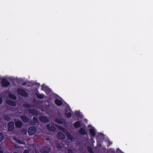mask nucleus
<instances>
[{"mask_svg":"<svg viewBox=\"0 0 153 153\" xmlns=\"http://www.w3.org/2000/svg\"><path fill=\"white\" fill-rule=\"evenodd\" d=\"M36 128L34 126L30 127L28 130V134L30 136H32L34 134L36 131Z\"/></svg>","mask_w":153,"mask_h":153,"instance_id":"obj_1","label":"nucleus"},{"mask_svg":"<svg viewBox=\"0 0 153 153\" xmlns=\"http://www.w3.org/2000/svg\"><path fill=\"white\" fill-rule=\"evenodd\" d=\"M82 124L84 125V126L82 127L79 128V133L82 135H86L87 134V132L86 131L85 129L86 126L85 123H82Z\"/></svg>","mask_w":153,"mask_h":153,"instance_id":"obj_2","label":"nucleus"},{"mask_svg":"<svg viewBox=\"0 0 153 153\" xmlns=\"http://www.w3.org/2000/svg\"><path fill=\"white\" fill-rule=\"evenodd\" d=\"M17 92L18 94L23 97H26L28 95V94L23 89L19 88L17 90Z\"/></svg>","mask_w":153,"mask_h":153,"instance_id":"obj_3","label":"nucleus"},{"mask_svg":"<svg viewBox=\"0 0 153 153\" xmlns=\"http://www.w3.org/2000/svg\"><path fill=\"white\" fill-rule=\"evenodd\" d=\"M51 150V148L48 147L47 146H44L40 151L41 153H50V152Z\"/></svg>","mask_w":153,"mask_h":153,"instance_id":"obj_4","label":"nucleus"},{"mask_svg":"<svg viewBox=\"0 0 153 153\" xmlns=\"http://www.w3.org/2000/svg\"><path fill=\"white\" fill-rule=\"evenodd\" d=\"M1 85L4 87H7L9 85L10 83L6 79H3L1 80Z\"/></svg>","mask_w":153,"mask_h":153,"instance_id":"obj_5","label":"nucleus"},{"mask_svg":"<svg viewBox=\"0 0 153 153\" xmlns=\"http://www.w3.org/2000/svg\"><path fill=\"white\" fill-rule=\"evenodd\" d=\"M8 130L9 131H12L14 128L13 122H9L7 125Z\"/></svg>","mask_w":153,"mask_h":153,"instance_id":"obj_6","label":"nucleus"},{"mask_svg":"<svg viewBox=\"0 0 153 153\" xmlns=\"http://www.w3.org/2000/svg\"><path fill=\"white\" fill-rule=\"evenodd\" d=\"M57 137L59 139L62 140L65 138V136L62 132L59 131L57 133Z\"/></svg>","mask_w":153,"mask_h":153,"instance_id":"obj_7","label":"nucleus"},{"mask_svg":"<svg viewBox=\"0 0 153 153\" xmlns=\"http://www.w3.org/2000/svg\"><path fill=\"white\" fill-rule=\"evenodd\" d=\"M73 125L75 128H78L82 126L81 122L80 121H76L74 123Z\"/></svg>","mask_w":153,"mask_h":153,"instance_id":"obj_8","label":"nucleus"},{"mask_svg":"<svg viewBox=\"0 0 153 153\" xmlns=\"http://www.w3.org/2000/svg\"><path fill=\"white\" fill-rule=\"evenodd\" d=\"M20 118L25 123L27 122L29 120V118L27 117V116L25 115H21Z\"/></svg>","mask_w":153,"mask_h":153,"instance_id":"obj_9","label":"nucleus"},{"mask_svg":"<svg viewBox=\"0 0 153 153\" xmlns=\"http://www.w3.org/2000/svg\"><path fill=\"white\" fill-rule=\"evenodd\" d=\"M22 122L20 121H18L15 123V126L17 128H21L22 126Z\"/></svg>","mask_w":153,"mask_h":153,"instance_id":"obj_10","label":"nucleus"},{"mask_svg":"<svg viewBox=\"0 0 153 153\" xmlns=\"http://www.w3.org/2000/svg\"><path fill=\"white\" fill-rule=\"evenodd\" d=\"M6 102L8 105L10 106H16V103L15 102L13 101L9 100H7Z\"/></svg>","mask_w":153,"mask_h":153,"instance_id":"obj_11","label":"nucleus"},{"mask_svg":"<svg viewBox=\"0 0 153 153\" xmlns=\"http://www.w3.org/2000/svg\"><path fill=\"white\" fill-rule=\"evenodd\" d=\"M54 103L58 106H60L62 105L63 104L62 101L58 99H56L55 100Z\"/></svg>","mask_w":153,"mask_h":153,"instance_id":"obj_12","label":"nucleus"},{"mask_svg":"<svg viewBox=\"0 0 153 153\" xmlns=\"http://www.w3.org/2000/svg\"><path fill=\"white\" fill-rule=\"evenodd\" d=\"M89 132L92 137H94L96 135V132L94 128H90L89 129Z\"/></svg>","mask_w":153,"mask_h":153,"instance_id":"obj_13","label":"nucleus"},{"mask_svg":"<svg viewBox=\"0 0 153 153\" xmlns=\"http://www.w3.org/2000/svg\"><path fill=\"white\" fill-rule=\"evenodd\" d=\"M28 111L30 114L34 115H36L38 114L37 111L35 109H29L28 110Z\"/></svg>","mask_w":153,"mask_h":153,"instance_id":"obj_14","label":"nucleus"},{"mask_svg":"<svg viewBox=\"0 0 153 153\" xmlns=\"http://www.w3.org/2000/svg\"><path fill=\"white\" fill-rule=\"evenodd\" d=\"M39 119L42 122L44 123H47L48 121V120L47 118L46 117H39Z\"/></svg>","mask_w":153,"mask_h":153,"instance_id":"obj_15","label":"nucleus"},{"mask_svg":"<svg viewBox=\"0 0 153 153\" xmlns=\"http://www.w3.org/2000/svg\"><path fill=\"white\" fill-rule=\"evenodd\" d=\"M55 121L58 123L60 124H63L64 123V120L62 118L56 119L55 120Z\"/></svg>","mask_w":153,"mask_h":153,"instance_id":"obj_16","label":"nucleus"},{"mask_svg":"<svg viewBox=\"0 0 153 153\" xmlns=\"http://www.w3.org/2000/svg\"><path fill=\"white\" fill-rule=\"evenodd\" d=\"M75 115L76 117H79L80 118H82L83 117L81 113L79 112L76 111L75 112Z\"/></svg>","mask_w":153,"mask_h":153,"instance_id":"obj_17","label":"nucleus"},{"mask_svg":"<svg viewBox=\"0 0 153 153\" xmlns=\"http://www.w3.org/2000/svg\"><path fill=\"white\" fill-rule=\"evenodd\" d=\"M35 95L39 99H43L45 96L44 94H40L37 93H36Z\"/></svg>","mask_w":153,"mask_h":153,"instance_id":"obj_18","label":"nucleus"},{"mask_svg":"<svg viewBox=\"0 0 153 153\" xmlns=\"http://www.w3.org/2000/svg\"><path fill=\"white\" fill-rule=\"evenodd\" d=\"M68 111H67V109L65 110V115L66 117L68 118H70L72 116V114H71V113L69 112L67 113Z\"/></svg>","mask_w":153,"mask_h":153,"instance_id":"obj_19","label":"nucleus"},{"mask_svg":"<svg viewBox=\"0 0 153 153\" xmlns=\"http://www.w3.org/2000/svg\"><path fill=\"white\" fill-rule=\"evenodd\" d=\"M67 137L68 139L71 141H73L74 140V139L73 136L70 133H68L67 134Z\"/></svg>","mask_w":153,"mask_h":153,"instance_id":"obj_20","label":"nucleus"},{"mask_svg":"<svg viewBox=\"0 0 153 153\" xmlns=\"http://www.w3.org/2000/svg\"><path fill=\"white\" fill-rule=\"evenodd\" d=\"M9 96L11 99H13V100H16L17 98L13 94H9Z\"/></svg>","mask_w":153,"mask_h":153,"instance_id":"obj_21","label":"nucleus"},{"mask_svg":"<svg viewBox=\"0 0 153 153\" xmlns=\"http://www.w3.org/2000/svg\"><path fill=\"white\" fill-rule=\"evenodd\" d=\"M56 129V127L54 126H53L52 125L51 127H50V128H49V130L50 131H54Z\"/></svg>","mask_w":153,"mask_h":153,"instance_id":"obj_22","label":"nucleus"},{"mask_svg":"<svg viewBox=\"0 0 153 153\" xmlns=\"http://www.w3.org/2000/svg\"><path fill=\"white\" fill-rule=\"evenodd\" d=\"M4 119L7 121H10L11 120V118L8 115H5L4 116Z\"/></svg>","mask_w":153,"mask_h":153,"instance_id":"obj_23","label":"nucleus"},{"mask_svg":"<svg viewBox=\"0 0 153 153\" xmlns=\"http://www.w3.org/2000/svg\"><path fill=\"white\" fill-rule=\"evenodd\" d=\"M23 106L26 108H30L31 106L28 103H25L23 105Z\"/></svg>","mask_w":153,"mask_h":153,"instance_id":"obj_24","label":"nucleus"},{"mask_svg":"<svg viewBox=\"0 0 153 153\" xmlns=\"http://www.w3.org/2000/svg\"><path fill=\"white\" fill-rule=\"evenodd\" d=\"M16 143L24 145V142L22 141V140H19V139H17L16 140Z\"/></svg>","mask_w":153,"mask_h":153,"instance_id":"obj_25","label":"nucleus"},{"mask_svg":"<svg viewBox=\"0 0 153 153\" xmlns=\"http://www.w3.org/2000/svg\"><path fill=\"white\" fill-rule=\"evenodd\" d=\"M47 86L45 85L42 84L41 85V89L42 90H47Z\"/></svg>","mask_w":153,"mask_h":153,"instance_id":"obj_26","label":"nucleus"},{"mask_svg":"<svg viewBox=\"0 0 153 153\" xmlns=\"http://www.w3.org/2000/svg\"><path fill=\"white\" fill-rule=\"evenodd\" d=\"M56 147L58 149H61L62 148V146L61 144L59 143H56Z\"/></svg>","mask_w":153,"mask_h":153,"instance_id":"obj_27","label":"nucleus"},{"mask_svg":"<svg viewBox=\"0 0 153 153\" xmlns=\"http://www.w3.org/2000/svg\"><path fill=\"white\" fill-rule=\"evenodd\" d=\"M3 139L4 136L3 134L1 132H0V142H1Z\"/></svg>","mask_w":153,"mask_h":153,"instance_id":"obj_28","label":"nucleus"},{"mask_svg":"<svg viewBox=\"0 0 153 153\" xmlns=\"http://www.w3.org/2000/svg\"><path fill=\"white\" fill-rule=\"evenodd\" d=\"M88 151L90 153H94V152L93 151L92 148L89 146L88 148Z\"/></svg>","mask_w":153,"mask_h":153,"instance_id":"obj_29","label":"nucleus"},{"mask_svg":"<svg viewBox=\"0 0 153 153\" xmlns=\"http://www.w3.org/2000/svg\"><path fill=\"white\" fill-rule=\"evenodd\" d=\"M33 120L35 122L38 123V120L36 117H33Z\"/></svg>","mask_w":153,"mask_h":153,"instance_id":"obj_30","label":"nucleus"},{"mask_svg":"<svg viewBox=\"0 0 153 153\" xmlns=\"http://www.w3.org/2000/svg\"><path fill=\"white\" fill-rule=\"evenodd\" d=\"M52 125H51L50 124H48L47 125V127L48 130H49V128H50V127Z\"/></svg>","mask_w":153,"mask_h":153,"instance_id":"obj_31","label":"nucleus"},{"mask_svg":"<svg viewBox=\"0 0 153 153\" xmlns=\"http://www.w3.org/2000/svg\"><path fill=\"white\" fill-rule=\"evenodd\" d=\"M23 153H30V151L27 149H25Z\"/></svg>","mask_w":153,"mask_h":153,"instance_id":"obj_32","label":"nucleus"},{"mask_svg":"<svg viewBox=\"0 0 153 153\" xmlns=\"http://www.w3.org/2000/svg\"><path fill=\"white\" fill-rule=\"evenodd\" d=\"M14 147L16 149H18L19 148V146L18 144H15L14 145Z\"/></svg>","mask_w":153,"mask_h":153,"instance_id":"obj_33","label":"nucleus"},{"mask_svg":"<svg viewBox=\"0 0 153 153\" xmlns=\"http://www.w3.org/2000/svg\"><path fill=\"white\" fill-rule=\"evenodd\" d=\"M68 153H73V152L71 149H69L68 150Z\"/></svg>","mask_w":153,"mask_h":153,"instance_id":"obj_34","label":"nucleus"},{"mask_svg":"<svg viewBox=\"0 0 153 153\" xmlns=\"http://www.w3.org/2000/svg\"><path fill=\"white\" fill-rule=\"evenodd\" d=\"M3 99L1 97H0V104H1L2 102Z\"/></svg>","mask_w":153,"mask_h":153,"instance_id":"obj_35","label":"nucleus"},{"mask_svg":"<svg viewBox=\"0 0 153 153\" xmlns=\"http://www.w3.org/2000/svg\"><path fill=\"white\" fill-rule=\"evenodd\" d=\"M59 130H62H62H63L64 129V128L62 127V126H59Z\"/></svg>","mask_w":153,"mask_h":153,"instance_id":"obj_36","label":"nucleus"},{"mask_svg":"<svg viewBox=\"0 0 153 153\" xmlns=\"http://www.w3.org/2000/svg\"><path fill=\"white\" fill-rule=\"evenodd\" d=\"M33 153H39V152L37 150H35Z\"/></svg>","mask_w":153,"mask_h":153,"instance_id":"obj_37","label":"nucleus"},{"mask_svg":"<svg viewBox=\"0 0 153 153\" xmlns=\"http://www.w3.org/2000/svg\"><path fill=\"white\" fill-rule=\"evenodd\" d=\"M27 83L26 82H24L22 84V85L23 86H25L26 85Z\"/></svg>","mask_w":153,"mask_h":153,"instance_id":"obj_38","label":"nucleus"},{"mask_svg":"<svg viewBox=\"0 0 153 153\" xmlns=\"http://www.w3.org/2000/svg\"><path fill=\"white\" fill-rule=\"evenodd\" d=\"M36 85H38V86H39L40 85V84L39 83H36Z\"/></svg>","mask_w":153,"mask_h":153,"instance_id":"obj_39","label":"nucleus"},{"mask_svg":"<svg viewBox=\"0 0 153 153\" xmlns=\"http://www.w3.org/2000/svg\"><path fill=\"white\" fill-rule=\"evenodd\" d=\"M0 153H4L3 151L0 150Z\"/></svg>","mask_w":153,"mask_h":153,"instance_id":"obj_40","label":"nucleus"},{"mask_svg":"<svg viewBox=\"0 0 153 153\" xmlns=\"http://www.w3.org/2000/svg\"><path fill=\"white\" fill-rule=\"evenodd\" d=\"M117 150H119L120 151L122 152V151L121 150H120L119 148H117Z\"/></svg>","mask_w":153,"mask_h":153,"instance_id":"obj_41","label":"nucleus"},{"mask_svg":"<svg viewBox=\"0 0 153 153\" xmlns=\"http://www.w3.org/2000/svg\"><path fill=\"white\" fill-rule=\"evenodd\" d=\"M13 153H18L17 152H13Z\"/></svg>","mask_w":153,"mask_h":153,"instance_id":"obj_42","label":"nucleus"},{"mask_svg":"<svg viewBox=\"0 0 153 153\" xmlns=\"http://www.w3.org/2000/svg\"><path fill=\"white\" fill-rule=\"evenodd\" d=\"M68 107H69V108H70V107L68 105Z\"/></svg>","mask_w":153,"mask_h":153,"instance_id":"obj_43","label":"nucleus"},{"mask_svg":"<svg viewBox=\"0 0 153 153\" xmlns=\"http://www.w3.org/2000/svg\"><path fill=\"white\" fill-rule=\"evenodd\" d=\"M7 153H9L8 152H7Z\"/></svg>","mask_w":153,"mask_h":153,"instance_id":"obj_44","label":"nucleus"},{"mask_svg":"<svg viewBox=\"0 0 153 153\" xmlns=\"http://www.w3.org/2000/svg\"><path fill=\"white\" fill-rule=\"evenodd\" d=\"M123 153H124V152H123Z\"/></svg>","mask_w":153,"mask_h":153,"instance_id":"obj_45","label":"nucleus"}]
</instances>
